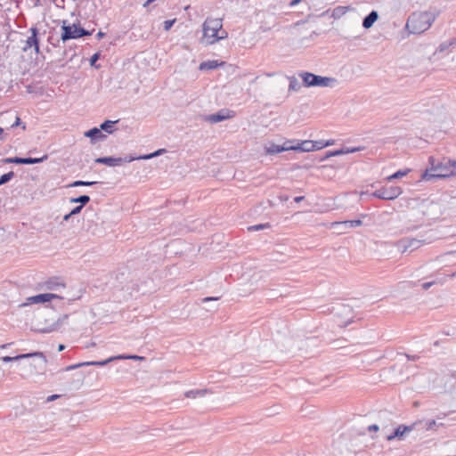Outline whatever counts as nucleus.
<instances>
[{"mask_svg":"<svg viewBox=\"0 0 456 456\" xmlns=\"http://www.w3.org/2000/svg\"><path fill=\"white\" fill-rule=\"evenodd\" d=\"M429 164L430 167L426 169L421 175V178L425 181L455 176L453 161L451 159H444L442 161H436L434 157H430Z\"/></svg>","mask_w":456,"mask_h":456,"instance_id":"1","label":"nucleus"},{"mask_svg":"<svg viewBox=\"0 0 456 456\" xmlns=\"http://www.w3.org/2000/svg\"><path fill=\"white\" fill-rule=\"evenodd\" d=\"M435 20L436 15L431 12H415L409 16L405 29L410 34H422L432 26Z\"/></svg>","mask_w":456,"mask_h":456,"instance_id":"2","label":"nucleus"},{"mask_svg":"<svg viewBox=\"0 0 456 456\" xmlns=\"http://www.w3.org/2000/svg\"><path fill=\"white\" fill-rule=\"evenodd\" d=\"M204 40L208 45H213L228 37V33L223 28L222 19L208 18L202 25Z\"/></svg>","mask_w":456,"mask_h":456,"instance_id":"3","label":"nucleus"},{"mask_svg":"<svg viewBox=\"0 0 456 456\" xmlns=\"http://www.w3.org/2000/svg\"><path fill=\"white\" fill-rule=\"evenodd\" d=\"M298 76L305 87H333L338 83L334 77H322L307 71H301Z\"/></svg>","mask_w":456,"mask_h":456,"instance_id":"4","label":"nucleus"},{"mask_svg":"<svg viewBox=\"0 0 456 456\" xmlns=\"http://www.w3.org/2000/svg\"><path fill=\"white\" fill-rule=\"evenodd\" d=\"M61 30V38L63 42L89 35V33L79 25L69 24L67 20L62 21Z\"/></svg>","mask_w":456,"mask_h":456,"instance_id":"5","label":"nucleus"},{"mask_svg":"<svg viewBox=\"0 0 456 456\" xmlns=\"http://www.w3.org/2000/svg\"><path fill=\"white\" fill-rule=\"evenodd\" d=\"M403 193V190L399 186H391L389 188H381L373 192L372 196L386 200H393L399 197Z\"/></svg>","mask_w":456,"mask_h":456,"instance_id":"6","label":"nucleus"},{"mask_svg":"<svg viewBox=\"0 0 456 456\" xmlns=\"http://www.w3.org/2000/svg\"><path fill=\"white\" fill-rule=\"evenodd\" d=\"M118 359H142V357H139L137 355H118L115 357H110L105 361L86 362H82V363H78L76 365H71V366L67 367L66 370H69L76 369L77 367L88 366V365L103 366V365L107 364L108 362L114 361V360H118Z\"/></svg>","mask_w":456,"mask_h":456,"instance_id":"7","label":"nucleus"},{"mask_svg":"<svg viewBox=\"0 0 456 456\" xmlns=\"http://www.w3.org/2000/svg\"><path fill=\"white\" fill-rule=\"evenodd\" d=\"M422 245V241L417 239H403L397 242V248L402 252L413 251Z\"/></svg>","mask_w":456,"mask_h":456,"instance_id":"8","label":"nucleus"},{"mask_svg":"<svg viewBox=\"0 0 456 456\" xmlns=\"http://www.w3.org/2000/svg\"><path fill=\"white\" fill-rule=\"evenodd\" d=\"M31 36L28 37L23 46V51L34 47L36 53H39V41L37 38V29L36 28H30Z\"/></svg>","mask_w":456,"mask_h":456,"instance_id":"9","label":"nucleus"},{"mask_svg":"<svg viewBox=\"0 0 456 456\" xmlns=\"http://www.w3.org/2000/svg\"><path fill=\"white\" fill-rule=\"evenodd\" d=\"M305 152L300 141L287 140V160L292 159L291 152Z\"/></svg>","mask_w":456,"mask_h":456,"instance_id":"10","label":"nucleus"},{"mask_svg":"<svg viewBox=\"0 0 456 456\" xmlns=\"http://www.w3.org/2000/svg\"><path fill=\"white\" fill-rule=\"evenodd\" d=\"M232 117H234V112L232 110H226L218 114L210 115L207 118V119L212 123H216L224 119L231 118Z\"/></svg>","mask_w":456,"mask_h":456,"instance_id":"11","label":"nucleus"},{"mask_svg":"<svg viewBox=\"0 0 456 456\" xmlns=\"http://www.w3.org/2000/svg\"><path fill=\"white\" fill-rule=\"evenodd\" d=\"M289 80V92H300L305 86L303 85L302 80L300 79L299 76H292L287 77Z\"/></svg>","mask_w":456,"mask_h":456,"instance_id":"12","label":"nucleus"},{"mask_svg":"<svg viewBox=\"0 0 456 456\" xmlns=\"http://www.w3.org/2000/svg\"><path fill=\"white\" fill-rule=\"evenodd\" d=\"M57 297H59L55 294L45 293V294H39V295H37L34 297H28V300L30 303L39 304V303L49 302L52 299L57 298Z\"/></svg>","mask_w":456,"mask_h":456,"instance_id":"13","label":"nucleus"},{"mask_svg":"<svg viewBox=\"0 0 456 456\" xmlns=\"http://www.w3.org/2000/svg\"><path fill=\"white\" fill-rule=\"evenodd\" d=\"M224 64H225L224 61H216V60L206 61H202L200 64L199 69L200 70L215 69H216L218 67L224 66Z\"/></svg>","mask_w":456,"mask_h":456,"instance_id":"14","label":"nucleus"},{"mask_svg":"<svg viewBox=\"0 0 456 456\" xmlns=\"http://www.w3.org/2000/svg\"><path fill=\"white\" fill-rule=\"evenodd\" d=\"M46 157H45V159ZM43 159H32V158H9L6 159L4 161L6 163H15V164H35L42 161Z\"/></svg>","mask_w":456,"mask_h":456,"instance_id":"15","label":"nucleus"},{"mask_svg":"<svg viewBox=\"0 0 456 456\" xmlns=\"http://www.w3.org/2000/svg\"><path fill=\"white\" fill-rule=\"evenodd\" d=\"M412 430V428L411 427H408V426H404V425H400L393 434L389 435L387 436V439L388 441H391L395 438H399V439H402V437L403 436V435L409 431Z\"/></svg>","mask_w":456,"mask_h":456,"instance_id":"16","label":"nucleus"},{"mask_svg":"<svg viewBox=\"0 0 456 456\" xmlns=\"http://www.w3.org/2000/svg\"><path fill=\"white\" fill-rule=\"evenodd\" d=\"M362 224V220H348V221H341V222H333L331 223V227H346V228H354L358 227Z\"/></svg>","mask_w":456,"mask_h":456,"instance_id":"17","label":"nucleus"},{"mask_svg":"<svg viewBox=\"0 0 456 456\" xmlns=\"http://www.w3.org/2000/svg\"><path fill=\"white\" fill-rule=\"evenodd\" d=\"M379 13L377 11H371L362 20V27L366 29L370 28L378 20Z\"/></svg>","mask_w":456,"mask_h":456,"instance_id":"18","label":"nucleus"},{"mask_svg":"<svg viewBox=\"0 0 456 456\" xmlns=\"http://www.w3.org/2000/svg\"><path fill=\"white\" fill-rule=\"evenodd\" d=\"M95 161L97 163L105 164L110 167H115L120 165L123 162L121 158L115 159L111 157L98 158Z\"/></svg>","mask_w":456,"mask_h":456,"instance_id":"19","label":"nucleus"},{"mask_svg":"<svg viewBox=\"0 0 456 456\" xmlns=\"http://www.w3.org/2000/svg\"><path fill=\"white\" fill-rule=\"evenodd\" d=\"M349 9V6H338L333 9L331 17H333L334 19H339L343 15H345Z\"/></svg>","mask_w":456,"mask_h":456,"instance_id":"20","label":"nucleus"},{"mask_svg":"<svg viewBox=\"0 0 456 456\" xmlns=\"http://www.w3.org/2000/svg\"><path fill=\"white\" fill-rule=\"evenodd\" d=\"M455 45H456V38H453L450 41L443 42L439 45V46L436 50V53L437 52L443 53V52L446 51L447 49H449L451 46H453Z\"/></svg>","mask_w":456,"mask_h":456,"instance_id":"21","label":"nucleus"},{"mask_svg":"<svg viewBox=\"0 0 456 456\" xmlns=\"http://www.w3.org/2000/svg\"><path fill=\"white\" fill-rule=\"evenodd\" d=\"M455 251L447 252L445 254H443L439 256H437L436 261L439 262L441 265H445L450 262V258L453 256Z\"/></svg>","mask_w":456,"mask_h":456,"instance_id":"22","label":"nucleus"},{"mask_svg":"<svg viewBox=\"0 0 456 456\" xmlns=\"http://www.w3.org/2000/svg\"><path fill=\"white\" fill-rule=\"evenodd\" d=\"M86 136L90 137L92 139H98L100 137H102V134L100 129L98 128H93L86 132Z\"/></svg>","mask_w":456,"mask_h":456,"instance_id":"23","label":"nucleus"},{"mask_svg":"<svg viewBox=\"0 0 456 456\" xmlns=\"http://www.w3.org/2000/svg\"><path fill=\"white\" fill-rule=\"evenodd\" d=\"M37 354H38L37 353H34V354H20V355H17L15 357L4 356L2 358V360L4 362H12V361H14V360H19V359H22V358H28V357H31V356L37 355Z\"/></svg>","mask_w":456,"mask_h":456,"instance_id":"24","label":"nucleus"},{"mask_svg":"<svg viewBox=\"0 0 456 456\" xmlns=\"http://www.w3.org/2000/svg\"><path fill=\"white\" fill-rule=\"evenodd\" d=\"M207 394V390H191L185 393V396L188 398H195L197 395H204Z\"/></svg>","mask_w":456,"mask_h":456,"instance_id":"25","label":"nucleus"},{"mask_svg":"<svg viewBox=\"0 0 456 456\" xmlns=\"http://www.w3.org/2000/svg\"><path fill=\"white\" fill-rule=\"evenodd\" d=\"M300 142H301V145L304 148L305 152L314 151V150H313L314 143H313L312 140H304V141H300Z\"/></svg>","mask_w":456,"mask_h":456,"instance_id":"26","label":"nucleus"},{"mask_svg":"<svg viewBox=\"0 0 456 456\" xmlns=\"http://www.w3.org/2000/svg\"><path fill=\"white\" fill-rule=\"evenodd\" d=\"M363 149H364L363 147H354V148L345 147V148L339 149V151H341V155H343V154H348V153H354V152L362 151Z\"/></svg>","mask_w":456,"mask_h":456,"instance_id":"27","label":"nucleus"},{"mask_svg":"<svg viewBox=\"0 0 456 456\" xmlns=\"http://www.w3.org/2000/svg\"><path fill=\"white\" fill-rule=\"evenodd\" d=\"M285 150L283 146L279 145H272L271 147L266 148V152L270 154L279 153Z\"/></svg>","mask_w":456,"mask_h":456,"instance_id":"28","label":"nucleus"},{"mask_svg":"<svg viewBox=\"0 0 456 456\" xmlns=\"http://www.w3.org/2000/svg\"><path fill=\"white\" fill-rule=\"evenodd\" d=\"M409 170H404V171H397L395 172V174H393L392 175L388 176L387 178V181H392L394 179H397V178H401V177H403L405 176L407 174H408Z\"/></svg>","mask_w":456,"mask_h":456,"instance_id":"29","label":"nucleus"},{"mask_svg":"<svg viewBox=\"0 0 456 456\" xmlns=\"http://www.w3.org/2000/svg\"><path fill=\"white\" fill-rule=\"evenodd\" d=\"M70 201L75 203L79 202L82 205H85L90 201V198L87 195H82L78 198L71 199Z\"/></svg>","mask_w":456,"mask_h":456,"instance_id":"30","label":"nucleus"},{"mask_svg":"<svg viewBox=\"0 0 456 456\" xmlns=\"http://www.w3.org/2000/svg\"><path fill=\"white\" fill-rule=\"evenodd\" d=\"M340 155H341V151H339V150L330 151H328L325 154V156L321 159V161H324L331 157L340 156Z\"/></svg>","mask_w":456,"mask_h":456,"instance_id":"31","label":"nucleus"},{"mask_svg":"<svg viewBox=\"0 0 456 456\" xmlns=\"http://www.w3.org/2000/svg\"><path fill=\"white\" fill-rule=\"evenodd\" d=\"M94 183H95V182L75 181L69 186L70 187L90 186V185H93Z\"/></svg>","mask_w":456,"mask_h":456,"instance_id":"32","label":"nucleus"},{"mask_svg":"<svg viewBox=\"0 0 456 456\" xmlns=\"http://www.w3.org/2000/svg\"><path fill=\"white\" fill-rule=\"evenodd\" d=\"M13 177V172H9L0 177V185L7 183Z\"/></svg>","mask_w":456,"mask_h":456,"instance_id":"33","label":"nucleus"},{"mask_svg":"<svg viewBox=\"0 0 456 456\" xmlns=\"http://www.w3.org/2000/svg\"><path fill=\"white\" fill-rule=\"evenodd\" d=\"M313 150L314 151H319V150H322L323 148H325V144H324V141L321 140V141H313Z\"/></svg>","mask_w":456,"mask_h":456,"instance_id":"34","label":"nucleus"},{"mask_svg":"<svg viewBox=\"0 0 456 456\" xmlns=\"http://www.w3.org/2000/svg\"><path fill=\"white\" fill-rule=\"evenodd\" d=\"M270 225L268 224H257V225H252V226H249L248 228V231H258V230H262V229H265V228H268Z\"/></svg>","mask_w":456,"mask_h":456,"instance_id":"35","label":"nucleus"},{"mask_svg":"<svg viewBox=\"0 0 456 456\" xmlns=\"http://www.w3.org/2000/svg\"><path fill=\"white\" fill-rule=\"evenodd\" d=\"M114 122L112 121H105L104 123H102L101 125V128L107 131L108 133H111V131L110 130V128H111L112 125H113Z\"/></svg>","mask_w":456,"mask_h":456,"instance_id":"36","label":"nucleus"},{"mask_svg":"<svg viewBox=\"0 0 456 456\" xmlns=\"http://www.w3.org/2000/svg\"><path fill=\"white\" fill-rule=\"evenodd\" d=\"M436 426V420H428V421H427V422L425 423V427H424V428H425L427 430H429V429L434 428Z\"/></svg>","mask_w":456,"mask_h":456,"instance_id":"37","label":"nucleus"},{"mask_svg":"<svg viewBox=\"0 0 456 456\" xmlns=\"http://www.w3.org/2000/svg\"><path fill=\"white\" fill-rule=\"evenodd\" d=\"M174 22H175V20H166V21L164 22V28H165V29H166V30L170 29V28L173 26Z\"/></svg>","mask_w":456,"mask_h":456,"instance_id":"38","label":"nucleus"},{"mask_svg":"<svg viewBox=\"0 0 456 456\" xmlns=\"http://www.w3.org/2000/svg\"><path fill=\"white\" fill-rule=\"evenodd\" d=\"M83 206H78V207H76L74 209H72L70 212H69V215H76V214H78L81 209H82Z\"/></svg>","mask_w":456,"mask_h":456,"instance_id":"39","label":"nucleus"},{"mask_svg":"<svg viewBox=\"0 0 456 456\" xmlns=\"http://www.w3.org/2000/svg\"><path fill=\"white\" fill-rule=\"evenodd\" d=\"M379 429V426H378V425H376V424L370 425V426H369V428H368V430H369L370 432H372V431H375V432H376V431H378Z\"/></svg>","mask_w":456,"mask_h":456,"instance_id":"40","label":"nucleus"},{"mask_svg":"<svg viewBox=\"0 0 456 456\" xmlns=\"http://www.w3.org/2000/svg\"><path fill=\"white\" fill-rule=\"evenodd\" d=\"M435 282L433 281H430V282H425L422 284V288L424 289H428Z\"/></svg>","mask_w":456,"mask_h":456,"instance_id":"41","label":"nucleus"},{"mask_svg":"<svg viewBox=\"0 0 456 456\" xmlns=\"http://www.w3.org/2000/svg\"><path fill=\"white\" fill-rule=\"evenodd\" d=\"M338 233H344L347 228L346 227H333Z\"/></svg>","mask_w":456,"mask_h":456,"instance_id":"42","label":"nucleus"},{"mask_svg":"<svg viewBox=\"0 0 456 456\" xmlns=\"http://www.w3.org/2000/svg\"><path fill=\"white\" fill-rule=\"evenodd\" d=\"M301 2H302V0H292L290 2V4H289V6L293 7V6H295L296 4H297L301 3Z\"/></svg>","mask_w":456,"mask_h":456,"instance_id":"43","label":"nucleus"},{"mask_svg":"<svg viewBox=\"0 0 456 456\" xmlns=\"http://www.w3.org/2000/svg\"><path fill=\"white\" fill-rule=\"evenodd\" d=\"M324 144H325V147L333 145L334 144V141L333 140L326 141V142H324Z\"/></svg>","mask_w":456,"mask_h":456,"instance_id":"44","label":"nucleus"},{"mask_svg":"<svg viewBox=\"0 0 456 456\" xmlns=\"http://www.w3.org/2000/svg\"><path fill=\"white\" fill-rule=\"evenodd\" d=\"M217 299H218L217 297H205L203 299V302H208V301L217 300Z\"/></svg>","mask_w":456,"mask_h":456,"instance_id":"45","label":"nucleus"},{"mask_svg":"<svg viewBox=\"0 0 456 456\" xmlns=\"http://www.w3.org/2000/svg\"><path fill=\"white\" fill-rule=\"evenodd\" d=\"M304 200V196H298L294 199L295 202H300Z\"/></svg>","mask_w":456,"mask_h":456,"instance_id":"46","label":"nucleus"},{"mask_svg":"<svg viewBox=\"0 0 456 456\" xmlns=\"http://www.w3.org/2000/svg\"><path fill=\"white\" fill-rule=\"evenodd\" d=\"M154 1H155V0H147V1L144 3L143 6H144V7H147V6H149L151 3H153Z\"/></svg>","mask_w":456,"mask_h":456,"instance_id":"47","label":"nucleus"},{"mask_svg":"<svg viewBox=\"0 0 456 456\" xmlns=\"http://www.w3.org/2000/svg\"><path fill=\"white\" fill-rule=\"evenodd\" d=\"M98 59V55L97 54H94L92 59H91V62L94 63L96 60Z\"/></svg>","mask_w":456,"mask_h":456,"instance_id":"48","label":"nucleus"},{"mask_svg":"<svg viewBox=\"0 0 456 456\" xmlns=\"http://www.w3.org/2000/svg\"><path fill=\"white\" fill-rule=\"evenodd\" d=\"M454 167V175L456 176V159H452Z\"/></svg>","mask_w":456,"mask_h":456,"instance_id":"49","label":"nucleus"},{"mask_svg":"<svg viewBox=\"0 0 456 456\" xmlns=\"http://www.w3.org/2000/svg\"><path fill=\"white\" fill-rule=\"evenodd\" d=\"M65 346L63 345H60L59 347H58V350L59 352H61L62 350H64Z\"/></svg>","mask_w":456,"mask_h":456,"instance_id":"50","label":"nucleus"},{"mask_svg":"<svg viewBox=\"0 0 456 456\" xmlns=\"http://www.w3.org/2000/svg\"><path fill=\"white\" fill-rule=\"evenodd\" d=\"M19 123H20V118L16 117V121H15V124L13 126H18Z\"/></svg>","mask_w":456,"mask_h":456,"instance_id":"51","label":"nucleus"},{"mask_svg":"<svg viewBox=\"0 0 456 456\" xmlns=\"http://www.w3.org/2000/svg\"><path fill=\"white\" fill-rule=\"evenodd\" d=\"M71 216H72V215H69V213L68 215H66V216H64V220H65V221L69 220V218Z\"/></svg>","mask_w":456,"mask_h":456,"instance_id":"52","label":"nucleus"},{"mask_svg":"<svg viewBox=\"0 0 456 456\" xmlns=\"http://www.w3.org/2000/svg\"><path fill=\"white\" fill-rule=\"evenodd\" d=\"M159 153V151H157V152H155L154 154L150 155V156H147V157H145V158H146V159H148V158H151V157H152V156H157Z\"/></svg>","mask_w":456,"mask_h":456,"instance_id":"53","label":"nucleus"},{"mask_svg":"<svg viewBox=\"0 0 456 456\" xmlns=\"http://www.w3.org/2000/svg\"><path fill=\"white\" fill-rule=\"evenodd\" d=\"M57 397H59V395H52L50 399H51V400H53V399H55V398H57Z\"/></svg>","mask_w":456,"mask_h":456,"instance_id":"54","label":"nucleus"},{"mask_svg":"<svg viewBox=\"0 0 456 456\" xmlns=\"http://www.w3.org/2000/svg\"><path fill=\"white\" fill-rule=\"evenodd\" d=\"M98 36L101 37H102V36H103V33H102V32H99V33H98Z\"/></svg>","mask_w":456,"mask_h":456,"instance_id":"55","label":"nucleus"},{"mask_svg":"<svg viewBox=\"0 0 456 456\" xmlns=\"http://www.w3.org/2000/svg\"><path fill=\"white\" fill-rule=\"evenodd\" d=\"M58 286H61V287L64 288V284L63 283H60V284H58Z\"/></svg>","mask_w":456,"mask_h":456,"instance_id":"56","label":"nucleus"},{"mask_svg":"<svg viewBox=\"0 0 456 456\" xmlns=\"http://www.w3.org/2000/svg\"><path fill=\"white\" fill-rule=\"evenodd\" d=\"M452 277H456V272L452 274Z\"/></svg>","mask_w":456,"mask_h":456,"instance_id":"57","label":"nucleus"},{"mask_svg":"<svg viewBox=\"0 0 456 456\" xmlns=\"http://www.w3.org/2000/svg\"><path fill=\"white\" fill-rule=\"evenodd\" d=\"M4 130L0 127V134H2Z\"/></svg>","mask_w":456,"mask_h":456,"instance_id":"58","label":"nucleus"}]
</instances>
